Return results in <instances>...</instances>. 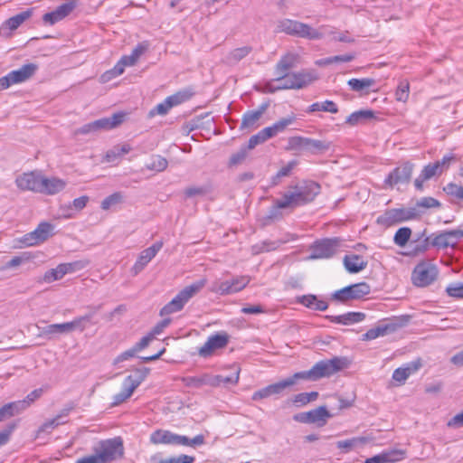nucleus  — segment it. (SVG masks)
I'll return each mask as SVG.
<instances>
[{
  "mask_svg": "<svg viewBox=\"0 0 463 463\" xmlns=\"http://www.w3.org/2000/svg\"><path fill=\"white\" fill-rule=\"evenodd\" d=\"M290 188L292 190L284 193L282 197L276 200L274 205L271 206L268 214L269 219H280L282 217L280 210H293L300 205L308 203L320 193L319 184L313 181L304 182Z\"/></svg>",
  "mask_w": 463,
  "mask_h": 463,
  "instance_id": "nucleus-1",
  "label": "nucleus"
},
{
  "mask_svg": "<svg viewBox=\"0 0 463 463\" xmlns=\"http://www.w3.org/2000/svg\"><path fill=\"white\" fill-rule=\"evenodd\" d=\"M346 366V359L342 357H334L329 360L317 362L311 369L307 371L298 372L295 378L306 381H317L324 377H329L332 374L341 371Z\"/></svg>",
  "mask_w": 463,
  "mask_h": 463,
  "instance_id": "nucleus-2",
  "label": "nucleus"
},
{
  "mask_svg": "<svg viewBox=\"0 0 463 463\" xmlns=\"http://www.w3.org/2000/svg\"><path fill=\"white\" fill-rule=\"evenodd\" d=\"M206 279H201L194 283L183 288L168 304L162 309L160 314L169 315L183 309L184 305L197 293H199L206 285Z\"/></svg>",
  "mask_w": 463,
  "mask_h": 463,
  "instance_id": "nucleus-3",
  "label": "nucleus"
},
{
  "mask_svg": "<svg viewBox=\"0 0 463 463\" xmlns=\"http://www.w3.org/2000/svg\"><path fill=\"white\" fill-rule=\"evenodd\" d=\"M277 28L279 32L309 40H318L323 37V33L318 30L307 24L291 19L280 20Z\"/></svg>",
  "mask_w": 463,
  "mask_h": 463,
  "instance_id": "nucleus-4",
  "label": "nucleus"
},
{
  "mask_svg": "<svg viewBox=\"0 0 463 463\" xmlns=\"http://www.w3.org/2000/svg\"><path fill=\"white\" fill-rule=\"evenodd\" d=\"M126 114L115 113L110 118H102L83 125L75 130V135H88L109 130L119 126L125 118Z\"/></svg>",
  "mask_w": 463,
  "mask_h": 463,
  "instance_id": "nucleus-5",
  "label": "nucleus"
},
{
  "mask_svg": "<svg viewBox=\"0 0 463 463\" xmlns=\"http://www.w3.org/2000/svg\"><path fill=\"white\" fill-rule=\"evenodd\" d=\"M102 463H108L123 455V442L120 438L101 440L94 448Z\"/></svg>",
  "mask_w": 463,
  "mask_h": 463,
  "instance_id": "nucleus-6",
  "label": "nucleus"
},
{
  "mask_svg": "<svg viewBox=\"0 0 463 463\" xmlns=\"http://www.w3.org/2000/svg\"><path fill=\"white\" fill-rule=\"evenodd\" d=\"M418 213L415 208H393L386 210L376 222L380 225L390 227L397 223L412 220Z\"/></svg>",
  "mask_w": 463,
  "mask_h": 463,
  "instance_id": "nucleus-7",
  "label": "nucleus"
},
{
  "mask_svg": "<svg viewBox=\"0 0 463 463\" xmlns=\"http://www.w3.org/2000/svg\"><path fill=\"white\" fill-rule=\"evenodd\" d=\"M36 70V64L27 63L18 70L10 71L5 76L0 78V90H6L12 85L24 82L35 73Z\"/></svg>",
  "mask_w": 463,
  "mask_h": 463,
  "instance_id": "nucleus-8",
  "label": "nucleus"
},
{
  "mask_svg": "<svg viewBox=\"0 0 463 463\" xmlns=\"http://www.w3.org/2000/svg\"><path fill=\"white\" fill-rule=\"evenodd\" d=\"M330 142L295 136L288 138V147L290 149H307L312 153L326 151L330 148Z\"/></svg>",
  "mask_w": 463,
  "mask_h": 463,
  "instance_id": "nucleus-9",
  "label": "nucleus"
},
{
  "mask_svg": "<svg viewBox=\"0 0 463 463\" xmlns=\"http://www.w3.org/2000/svg\"><path fill=\"white\" fill-rule=\"evenodd\" d=\"M371 287L365 282H360L345 287L332 295V298L339 302H347L352 299H359L368 295Z\"/></svg>",
  "mask_w": 463,
  "mask_h": 463,
  "instance_id": "nucleus-10",
  "label": "nucleus"
},
{
  "mask_svg": "<svg viewBox=\"0 0 463 463\" xmlns=\"http://www.w3.org/2000/svg\"><path fill=\"white\" fill-rule=\"evenodd\" d=\"M438 276V269L435 265L421 262L413 269L411 279L417 287H426L431 284Z\"/></svg>",
  "mask_w": 463,
  "mask_h": 463,
  "instance_id": "nucleus-11",
  "label": "nucleus"
},
{
  "mask_svg": "<svg viewBox=\"0 0 463 463\" xmlns=\"http://www.w3.org/2000/svg\"><path fill=\"white\" fill-rule=\"evenodd\" d=\"M43 175L40 171H32L19 175L15 179L16 186L23 191L41 193Z\"/></svg>",
  "mask_w": 463,
  "mask_h": 463,
  "instance_id": "nucleus-12",
  "label": "nucleus"
},
{
  "mask_svg": "<svg viewBox=\"0 0 463 463\" xmlns=\"http://www.w3.org/2000/svg\"><path fill=\"white\" fill-rule=\"evenodd\" d=\"M338 238L325 239L316 242L312 247L310 259H328L335 254L340 246Z\"/></svg>",
  "mask_w": 463,
  "mask_h": 463,
  "instance_id": "nucleus-13",
  "label": "nucleus"
},
{
  "mask_svg": "<svg viewBox=\"0 0 463 463\" xmlns=\"http://www.w3.org/2000/svg\"><path fill=\"white\" fill-rule=\"evenodd\" d=\"M462 238L463 230L461 229L444 231L438 234H432L430 243L434 247L445 249L455 247Z\"/></svg>",
  "mask_w": 463,
  "mask_h": 463,
  "instance_id": "nucleus-14",
  "label": "nucleus"
},
{
  "mask_svg": "<svg viewBox=\"0 0 463 463\" xmlns=\"http://www.w3.org/2000/svg\"><path fill=\"white\" fill-rule=\"evenodd\" d=\"M53 225L49 222H42L32 232L25 234L22 242L26 246H34L45 241L52 234Z\"/></svg>",
  "mask_w": 463,
  "mask_h": 463,
  "instance_id": "nucleus-15",
  "label": "nucleus"
},
{
  "mask_svg": "<svg viewBox=\"0 0 463 463\" xmlns=\"http://www.w3.org/2000/svg\"><path fill=\"white\" fill-rule=\"evenodd\" d=\"M413 166V164L406 162L402 165L396 167L386 177L385 184L392 187L398 184L408 183L411 180Z\"/></svg>",
  "mask_w": 463,
  "mask_h": 463,
  "instance_id": "nucleus-16",
  "label": "nucleus"
},
{
  "mask_svg": "<svg viewBox=\"0 0 463 463\" xmlns=\"http://www.w3.org/2000/svg\"><path fill=\"white\" fill-rule=\"evenodd\" d=\"M163 242L157 241L154 243L152 246L142 250L131 269V272L134 276H137L140 273L146 266L156 257L157 252L162 249Z\"/></svg>",
  "mask_w": 463,
  "mask_h": 463,
  "instance_id": "nucleus-17",
  "label": "nucleus"
},
{
  "mask_svg": "<svg viewBox=\"0 0 463 463\" xmlns=\"http://www.w3.org/2000/svg\"><path fill=\"white\" fill-rule=\"evenodd\" d=\"M228 342L229 338L226 334H216L211 335L203 345L199 348L198 354L202 357H209L216 350L225 347Z\"/></svg>",
  "mask_w": 463,
  "mask_h": 463,
  "instance_id": "nucleus-18",
  "label": "nucleus"
},
{
  "mask_svg": "<svg viewBox=\"0 0 463 463\" xmlns=\"http://www.w3.org/2000/svg\"><path fill=\"white\" fill-rule=\"evenodd\" d=\"M250 280L247 276L237 277L232 280L220 282L213 290L221 295L236 293L243 289L250 283Z\"/></svg>",
  "mask_w": 463,
  "mask_h": 463,
  "instance_id": "nucleus-19",
  "label": "nucleus"
},
{
  "mask_svg": "<svg viewBox=\"0 0 463 463\" xmlns=\"http://www.w3.org/2000/svg\"><path fill=\"white\" fill-rule=\"evenodd\" d=\"M184 441H186V439L183 435L175 434L165 430H157L150 435V442L156 445H180V443H184Z\"/></svg>",
  "mask_w": 463,
  "mask_h": 463,
  "instance_id": "nucleus-20",
  "label": "nucleus"
},
{
  "mask_svg": "<svg viewBox=\"0 0 463 463\" xmlns=\"http://www.w3.org/2000/svg\"><path fill=\"white\" fill-rule=\"evenodd\" d=\"M139 384V381L134 379L131 375L128 376L123 382L121 392L113 396L112 405L118 406L127 401Z\"/></svg>",
  "mask_w": 463,
  "mask_h": 463,
  "instance_id": "nucleus-21",
  "label": "nucleus"
},
{
  "mask_svg": "<svg viewBox=\"0 0 463 463\" xmlns=\"http://www.w3.org/2000/svg\"><path fill=\"white\" fill-rule=\"evenodd\" d=\"M73 3H65L59 5L54 11L45 14L43 20L45 24H54L69 15L74 9Z\"/></svg>",
  "mask_w": 463,
  "mask_h": 463,
  "instance_id": "nucleus-22",
  "label": "nucleus"
},
{
  "mask_svg": "<svg viewBox=\"0 0 463 463\" xmlns=\"http://www.w3.org/2000/svg\"><path fill=\"white\" fill-rule=\"evenodd\" d=\"M405 458V451L402 449H392L379 455L369 458L365 463H394Z\"/></svg>",
  "mask_w": 463,
  "mask_h": 463,
  "instance_id": "nucleus-23",
  "label": "nucleus"
},
{
  "mask_svg": "<svg viewBox=\"0 0 463 463\" xmlns=\"http://www.w3.org/2000/svg\"><path fill=\"white\" fill-rule=\"evenodd\" d=\"M67 185L66 181L58 178V177H51L48 178L43 175V182L40 194L52 195L61 192Z\"/></svg>",
  "mask_w": 463,
  "mask_h": 463,
  "instance_id": "nucleus-24",
  "label": "nucleus"
},
{
  "mask_svg": "<svg viewBox=\"0 0 463 463\" xmlns=\"http://www.w3.org/2000/svg\"><path fill=\"white\" fill-rule=\"evenodd\" d=\"M298 60V55L292 52H288L282 56L276 64L275 75H282L280 76V78L286 76V73H288L289 70L297 66Z\"/></svg>",
  "mask_w": 463,
  "mask_h": 463,
  "instance_id": "nucleus-25",
  "label": "nucleus"
},
{
  "mask_svg": "<svg viewBox=\"0 0 463 463\" xmlns=\"http://www.w3.org/2000/svg\"><path fill=\"white\" fill-rule=\"evenodd\" d=\"M146 50V46L140 43L137 46H136L132 52L129 55L123 56L118 62V68L117 71L119 72H124L125 68L127 66H133L137 63L140 56L145 52Z\"/></svg>",
  "mask_w": 463,
  "mask_h": 463,
  "instance_id": "nucleus-26",
  "label": "nucleus"
},
{
  "mask_svg": "<svg viewBox=\"0 0 463 463\" xmlns=\"http://www.w3.org/2000/svg\"><path fill=\"white\" fill-rule=\"evenodd\" d=\"M348 86L353 91L360 94H368L376 84V80L373 78L350 79L347 81Z\"/></svg>",
  "mask_w": 463,
  "mask_h": 463,
  "instance_id": "nucleus-27",
  "label": "nucleus"
},
{
  "mask_svg": "<svg viewBox=\"0 0 463 463\" xmlns=\"http://www.w3.org/2000/svg\"><path fill=\"white\" fill-rule=\"evenodd\" d=\"M297 302L312 310L325 311L328 307L327 302L318 299L316 295L312 294L298 297Z\"/></svg>",
  "mask_w": 463,
  "mask_h": 463,
  "instance_id": "nucleus-28",
  "label": "nucleus"
},
{
  "mask_svg": "<svg viewBox=\"0 0 463 463\" xmlns=\"http://www.w3.org/2000/svg\"><path fill=\"white\" fill-rule=\"evenodd\" d=\"M326 318L333 323L342 325H352L363 321L365 314L362 312H348L340 316H326Z\"/></svg>",
  "mask_w": 463,
  "mask_h": 463,
  "instance_id": "nucleus-29",
  "label": "nucleus"
},
{
  "mask_svg": "<svg viewBox=\"0 0 463 463\" xmlns=\"http://www.w3.org/2000/svg\"><path fill=\"white\" fill-rule=\"evenodd\" d=\"M291 78L295 80V84L291 85V87H298L299 90L317 80V75L315 71L304 70L298 72H292Z\"/></svg>",
  "mask_w": 463,
  "mask_h": 463,
  "instance_id": "nucleus-30",
  "label": "nucleus"
},
{
  "mask_svg": "<svg viewBox=\"0 0 463 463\" xmlns=\"http://www.w3.org/2000/svg\"><path fill=\"white\" fill-rule=\"evenodd\" d=\"M72 410V406L63 408L61 412L54 417L53 419L46 420L42 426L39 428L38 432H48L50 430H53L57 428L61 424H64L66 418Z\"/></svg>",
  "mask_w": 463,
  "mask_h": 463,
  "instance_id": "nucleus-31",
  "label": "nucleus"
},
{
  "mask_svg": "<svg viewBox=\"0 0 463 463\" xmlns=\"http://www.w3.org/2000/svg\"><path fill=\"white\" fill-rule=\"evenodd\" d=\"M305 416L307 418V423H317L319 426L325 425L327 419L332 417L325 406L307 411Z\"/></svg>",
  "mask_w": 463,
  "mask_h": 463,
  "instance_id": "nucleus-32",
  "label": "nucleus"
},
{
  "mask_svg": "<svg viewBox=\"0 0 463 463\" xmlns=\"http://www.w3.org/2000/svg\"><path fill=\"white\" fill-rule=\"evenodd\" d=\"M33 14V11L28 9L18 14H15L9 19H7L2 25L1 31H5L8 29L10 31L16 30L24 22L29 19Z\"/></svg>",
  "mask_w": 463,
  "mask_h": 463,
  "instance_id": "nucleus-33",
  "label": "nucleus"
},
{
  "mask_svg": "<svg viewBox=\"0 0 463 463\" xmlns=\"http://www.w3.org/2000/svg\"><path fill=\"white\" fill-rule=\"evenodd\" d=\"M344 265L350 273H357L365 269L367 261L364 260L363 257L353 254L344 258Z\"/></svg>",
  "mask_w": 463,
  "mask_h": 463,
  "instance_id": "nucleus-34",
  "label": "nucleus"
},
{
  "mask_svg": "<svg viewBox=\"0 0 463 463\" xmlns=\"http://www.w3.org/2000/svg\"><path fill=\"white\" fill-rule=\"evenodd\" d=\"M132 147L128 144L114 146L108 150L104 156L103 161L107 163H114L119 160L124 155L129 153Z\"/></svg>",
  "mask_w": 463,
  "mask_h": 463,
  "instance_id": "nucleus-35",
  "label": "nucleus"
},
{
  "mask_svg": "<svg viewBox=\"0 0 463 463\" xmlns=\"http://www.w3.org/2000/svg\"><path fill=\"white\" fill-rule=\"evenodd\" d=\"M24 402H13L0 408V421H4L23 411Z\"/></svg>",
  "mask_w": 463,
  "mask_h": 463,
  "instance_id": "nucleus-36",
  "label": "nucleus"
},
{
  "mask_svg": "<svg viewBox=\"0 0 463 463\" xmlns=\"http://www.w3.org/2000/svg\"><path fill=\"white\" fill-rule=\"evenodd\" d=\"M370 441L367 437H355L349 439L339 440L336 442V447L344 453H348L355 449L360 444H365Z\"/></svg>",
  "mask_w": 463,
  "mask_h": 463,
  "instance_id": "nucleus-37",
  "label": "nucleus"
},
{
  "mask_svg": "<svg viewBox=\"0 0 463 463\" xmlns=\"http://www.w3.org/2000/svg\"><path fill=\"white\" fill-rule=\"evenodd\" d=\"M430 237H425L411 242L409 245V250L406 254L408 256L415 257L426 252L429 250L430 244H431L430 242Z\"/></svg>",
  "mask_w": 463,
  "mask_h": 463,
  "instance_id": "nucleus-38",
  "label": "nucleus"
},
{
  "mask_svg": "<svg viewBox=\"0 0 463 463\" xmlns=\"http://www.w3.org/2000/svg\"><path fill=\"white\" fill-rule=\"evenodd\" d=\"M420 365L417 364H408L404 367H400L394 370L392 379L399 383H404L408 377L419 369Z\"/></svg>",
  "mask_w": 463,
  "mask_h": 463,
  "instance_id": "nucleus-39",
  "label": "nucleus"
},
{
  "mask_svg": "<svg viewBox=\"0 0 463 463\" xmlns=\"http://www.w3.org/2000/svg\"><path fill=\"white\" fill-rule=\"evenodd\" d=\"M317 111H324L335 114L338 112V107L332 100H325L322 102H315L311 104L306 110L307 113H314Z\"/></svg>",
  "mask_w": 463,
  "mask_h": 463,
  "instance_id": "nucleus-40",
  "label": "nucleus"
},
{
  "mask_svg": "<svg viewBox=\"0 0 463 463\" xmlns=\"http://www.w3.org/2000/svg\"><path fill=\"white\" fill-rule=\"evenodd\" d=\"M373 118V112L372 110H370V109L358 110V111H354L352 114H350L347 117L345 123L350 126H356V125L362 124V123L365 122L366 120L371 119Z\"/></svg>",
  "mask_w": 463,
  "mask_h": 463,
  "instance_id": "nucleus-41",
  "label": "nucleus"
},
{
  "mask_svg": "<svg viewBox=\"0 0 463 463\" xmlns=\"http://www.w3.org/2000/svg\"><path fill=\"white\" fill-rule=\"evenodd\" d=\"M69 326L68 323H61V324H52L43 328L41 335H46L51 338L53 335H61V334H68Z\"/></svg>",
  "mask_w": 463,
  "mask_h": 463,
  "instance_id": "nucleus-42",
  "label": "nucleus"
},
{
  "mask_svg": "<svg viewBox=\"0 0 463 463\" xmlns=\"http://www.w3.org/2000/svg\"><path fill=\"white\" fill-rule=\"evenodd\" d=\"M298 378H295V373H294L292 376H290L287 379H284L279 383L269 385L271 395L279 394L286 388L296 384L298 383Z\"/></svg>",
  "mask_w": 463,
  "mask_h": 463,
  "instance_id": "nucleus-43",
  "label": "nucleus"
},
{
  "mask_svg": "<svg viewBox=\"0 0 463 463\" xmlns=\"http://www.w3.org/2000/svg\"><path fill=\"white\" fill-rule=\"evenodd\" d=\"M260 114H258L255 110H250L244 113L241 119V128H253L257 127L258 121L260 119Z\"/></svg>",
  "mask_w": 463,
  "mask_h": 463,
  "instance_id": "nucleus-44",
  "label": "nucleus"
},
{
  "mask_svg": "<svg viewBox=\"0 0 463 463\" xmlns=\"http://www.w3.org/2000/svg\"><path fill=\"white\" fill-rule=\"evenodd\" d=\"M168 165L167 160L159 156V155H154L150 158V162L146 164V167L148 170L156 171V172H163L166 169Z\"/></svg>",
  "mask_w": 463,
  "mask_h": 463,
  "instance_id": "nucleus-45",
  "label": "nucleus"
},
{
  "mask_svg": "<svg viewBox=\"0 0 463 463\" xmlns=\"http://www.w3.org/2000/svg\"><path fill=\"white\" fill-rule=\"evenodd\" d=\"M67 273L65 266L63 263L58 265L55 269H52L45 272L43 279L47 283L53 282L55 280L61 279Z\"/></svg>",
  "mask_w": 463,
  "mask_h": 463,
  "instance_id": "nucleus-46",
  "label": "nucleus"
},
{
  "mask_svg": "<svg viewBox=\"0 0 463 463\" xmlns=\"http://www.w3.org/2000/svg\"><path fill=\"white\" fill-rule=\"evenodd\" d=\"M251 52V47L243 46L240 48H236L232 50L229 55L227 56V61L229 63H237L243 58H245Z\"/></svg>",
  "mask_w": 463,
  "mask_h": 463,
  "instance_id": "nucleus-47",
  "label": "nucleus"
},
{
  "mask_svg": "<svg viewBox=\"0 0 463 463\" xmlns=\"http://www.w3.org/2000/svg\"><path fill=\"white\" fill-rule=\"evenodd\" d=\"M90 321H91V315H84V316L76 317L75 319H73L71 322H67L70 333L74 330H80V332L84 331L87 326V323H89Z\"/></svg>",
  "mask_w": 463,
  "mask_h": 463,
  "instance_id": "nucleus-48",
  "label": "nucleus"
},
{
  "mask_svg": "<svg viewBox=\"0 0 463 463\" xmlns=\"http://www.w3.org/2000/svg\"><path fill=\"white\" fill-rule=\"evenodd\" d=\"M411 230L409 227H402L396 232L393 241L397 246L404 247L410 241Z\"/></svg>",
  "mask_w": 463,
  "mask_h": 463,
  "instance_id": "nucleus-49",
  "label": "nucleus"
},
{
  "mask_svg": "<svg viewBox=\"0 0 463 463\" xmlns=\"http://www.w3.org/2000/svg\"><path fill=\"white\" fill-rule=\"evenodd\" d=\"M298 165V161L292 160L288 162L286 165L281 167L279 172L276 174L275 176L272 177V184L277 185L279 184L280 179L285 176H288L291 173V171L296 167Z\"/></svg>",
  "mask_w": 463,
  "mask_h": 463,
  "instance_id": "nucleus-50",
  "label": "nucleus"
},
{
  "mask_svg": "<svg viewBox=\"0 0 463 463\" xmlns=\"http://www.w3.org/2000/svg\"><path fill=\"white\" fill-rule=\"evenodd\" d=\"M192 94L187 91H179L172 96L167 97L165 99L172 109L173 107H175L177 105L182 104L183 102L188 100L191 98Z\"/></svg>",
  "mask_w": 463,
  "mask_h": 463,
  "instance_id": "nucleus-51",
  "label": "nucleus"
},
{
  "mask_svg": "<svg viewBox=\"0 0 463 463\" xmlns=\"http://www.w3.org/2000/svg\"><path fill=\"white\" fill-rule=\"evenodd\" d=\"M296 121V116L291 114L276 121L272 126L276 135L282 133L286 128Z\"/></svg>",
  "mask_w": 463,
  "mask_h": 463,
  "instance_id": "nucleus-52",
  "label": "nucleus"
},
{
  "mask_svg": "<svg viewBox=\"0 0 463 463\" xmlns=\"http://www.w3.org/2000/svg\"><path fill=\"white\" fill-rule=\"evenodd\" d=\"M409 94H410L409 81L406 80H401L397 87L396 92H395L396 99L398 101L406 102L409 98Z\"/></svg>",
  "mask_w": 463,
  "mask_h": 463,
  "instance_id": "nucleus-53",
  "label": "nucleus"
},
{
  "mask_svg": "<svg viewBox=\"0 0 463 463\" xmlns=\"http://www.w3.org/2000/svg\"><path fill=\"white\" fill-rule=\"evenodd\" d=\"M240 369L238 367L234 368V372L232 375L224 376V375H216V383L217 387L221 385L226 384H236L239 381Z\"/></svg>",
  "mask_w": 463,
  "mask_h": 463,
  "instance_id": "nucleus-54",
  "label": "nucleus"
},
{
  "mask_svg": "<svg viewBox=\"0 0 463 463\" xmlns=\"http://www.w3.org/2000/svg\"><path fill=\"white\" fill-rule=\"evenodd\" d=\"M281 75H276L274 81L280 85L281 90H298V87H291V85L295 84V80L291 78L292 73H286V76L280 78Z\"/></svg>",
  "mask_w": 463,
  "mask_h": 463,
  "instance_id": "nucleus-55",
  "label": "nucleus"
},
{
  "mask_svg": "<svg viewBox=\"0 0 463 463\" xmlns=\"http://www.w3.org/2000/svg\"><path fill=\"white\" fill-rule=\"evenodd\" d=\"M122 201H123L122 194L119 192L114 193V194H110L109 196L106 197L101 202V208L103 210H109L111 206L122 203Z\"/></svg>",
  "mask_w": 463,
  "mask_h": 463,
  "instance_id": "nucleus-56",
  "label": "nucleus"
},
{
  "mask_svg": "<svg viewBox=\"0 0 463 463\" xmlns=\"http://www.w3.org/2000/svg\"><path fill=\"white\" fill-rule=\"evenodd\" d=\"M388 330L389 326H377L375 328H372L363 335V340L368 341L375 339L381 335H384Z\"/></svg>",
  "mask_w": 463,
  "mask_h": 463,
  "instance_id": "nucleus-57",
  "label": "nucleus"
},
{
  "mask_svg": "<svg viewBox=\"0 0 463 463\" xmlns=\"http://www.w3.org/2000/svg\"><path fill=\"white\" fill-rule=\"evenodd\" d=\"M443 190L448 195L463 201V186L454 183H449L443 188Z\"/></svg>",
  "mask_w": 463,
  "mask_h": 463,
  "instance_id": "nucleus-58",
  "label": "nucleus"
},
{
  "mask_svg": "<svg viewBox=\"0 0 463 463\" xmlns=\"http://www.w3.org/2000/svg\"><path fill=\"white\" fill-rule=\"evenodd\" d=\"M446 292L451 298H463V283L457 282L449 284L446 288Z\"/></svg>",
  "mask_w": 463,
  "mask_h": 463,
  "instance_id": "nucleus-59",
  "label": "nucleus"
},
{
  "mask_svg": "<svg viewBox=\"0 0 463 463\" xmlns=\"http://www.w3.org/2000/svg\"><path fill=\"white\" fill-rule=\"evenodd\" d=\"M354 59V54L335 55L318 61V64H331L333 62H349Z\"/></svg>",
  "mask_w": 463,
  "mask_h": 463,
  "instance_id": "nucleus-60",
  "label": "nucleus"
},
{
  "mask_svg": "<svg viewBox=\"0 0 463 463\" xmlns=\"http://www.w3.org/2000/svg\"><path fill=\"white\" fill-rule=\"evenodd\" d=\"M436 175L439 174V165L438 164H429L424 166L420 173V177L423 178V180H429L431 177H433Z\"/></svg>",
  "mask_w": 463,
  "mask_h": 463,
  "instance_id": "nucleus-61",
  "label": "nucleus"
},
{
  "mask_svg": "<svg viewBox=\"0 0 463 463\" xmlns=\"http://www.w3.org/2000/svg\"><path fill=\"white\" fill-rule=\"evenodd\" d=\"M170 109V106L168 105L166 99H165L163 102L157 104L153 109H151L148 113V116L150 118L156 115L165 116L168 113Z\"/></svg>",
  "mask_w": 463,
  "mask_h": 463,
  "instance_id": "nucleus-62",
  "label": "nucleus"
},
{
  "mask_svg": "<svg viewBox=\"0 0 463 463\" xmlns=\"http://www.w3.org/2000/svg\"><path fill=\"white\" fill-rule=\"evenodd\" d=\"M278 243L275 241H263L260 244H256L252 247L254 254H259L263 251H269L277 249Z\"/></svg>",
  "mask_w": 463,
  "mask_h": 463,
  "instance_id": "nucleus-63",
  "label": "nucleus"
},
{
  "mask_svg": "<svg viewBox=\"0 0 463 463\" xmlns=\"http://www.w3.org/2000/svg\"><path fill=\"white\" fill-rule=\"evenodd\" d=\"M194 458L188 455H180L170 458L163 459L159 463H194Z\"/></svg>",
  "mask_w": 463,
  "mask_h": 463,
  "instance_id": "nucleus-64",
  "label": "nucleus"
}]
</instances>
